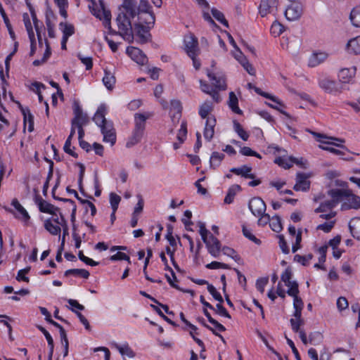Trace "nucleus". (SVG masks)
<instances>
[{
	"label": "nucleus",
	"instance_id": "obj_1",
	"mask_svg": "<svg viewBox=\"0 0 360 360\" xmlns=\"http://www.w3.org/2000/svg\"><path fill=\"white\" fill-rule=\"evenodd\" d=\"M132 20L154 25L155 15L147 0H140L139 6L136 0L122 1L116 18L118 31L114 30V34H118L124 40L131 41L133 40Z\"/></svg>",
	"mask_w": 360,
	"mask_h": 360
},
{
	"label": "nucleus",
	"instance_id": "obj_2",
	"mask_svg": "<svg viewBox=\"0 0 360 360\" xmlns=\"http://www.w3.org/2000/svg\"><path fill=\"white\" fill-rule=\"evenodd\" d=\"M90 4L88 7L96 18L103 21V25L108 30L105 32V39L108 44L110 49L112 51V39L109 37L112 35L111 27V11L107 9L103 0H99L98 4L95 0H87Z\"/></svg>",
	"mask_w": 360,
	"mask_h": 360
},
{
	"label": "nucleus",
	"instance_id": "obj_3",
	"mask_svg": "<svg viewBox=\"0 0 360 360\" xmlns=\"http://www.w3.org/2000/svg\"><path fill=\"white\" fill-rule=\"evenodd\" d=\"M199 233L205 243L208 252L214 257H218L221 251L220 241L214 237L205 227V223L198 222Z\"/></svg>",
	"mask_w": 360,
	"mask_h": 360
},
{
	"label": "nucleus",
	"instance_id": "obj_4",
	"mask_svg": "<svg viewBox=\"0 0 360 360\" xmlns=\"http://www.w3.org/2000/svg\"><path fill=\"white\" fill-rule=\"evenodd\" d=\"M132 23L134 25V34H133V38L135 37L136 41L143 44L150 41L151 37L150 30L153 27V25L141 22L139 20H132Z\"/></svg>",
	"mask_w": 360,
	"mask_h": 360
},
{
	"label": "nucleus",
	"instance_id": "obj_5",
	"mask_svg": "<svg viewBox=\"0 0 360 360\" xmlns=\"http://www.w3.org/2000/svg\"><path fill=\"white\" fill-rule=\"evenodd\" d=\"M342 189L335 188L328 191V195L331 197L330 200H325L319 207L315 210V212H325L327 211H331L340 202V195H342Z\"/></svg>",
	"mask_w": 360,
	"mask_h": 360
},
{
	"label": "nucleus",
	"instance_id": "obj_6",
	"mask_svg": "<svg viewBox=\"0 0 360 360\" xmlns=\"http://www.w3.org/2000/svg\"><path fill=\"white\" fill-rule=\"evenodd\" d=\"M106 112V107L104 105H101L96 112L95 113L93 120L95 122V123L101 128L102 134L104 136V140H108V141L111 142V144L112 145V134L109 131H105V122L106 120L105 117Z\"/></svg>",
	"mask_w": 360,
	"mask_h": 360
},
{
	"label": "nucleus",
	"instance_id": "obj_7",
	"mask_svg": "<svg viewBox=\"0 0 360 360\" xmlns=\"http://www.w3.org/2000/svg\"><path fill=\"white\" fill-rule=\"evenodd\" d=\"M343 193L340 197V202H343L342 205V210H348L351 208L356 209L360 207V198L352 194L348 190L342 189Z\"/></svg>",
	"mask_w": 360,
	"mask_h": 360
},
{
	"label": "nucleus",
	"instance_id": "obj_8",
	"mask_svg": "<svg viewBox=\"0 0 360 360\" xmlns=\"http://www.w3.org/2000/svg\"><path fill=\"white\" fill-rule=\"evenodd\" d=\"M319 86L328 94H338L342 91V85L329 77H323L319 80Z\"/></svg>",
	"mask_w": 360,
	"mask_h": 360
},
{
	"label": "nucleus",
	"instance_id": "obj_9",
	"mask_svg": "<svg viewBox=\"0 0 360 360\" xmlns=\"http://www.w3.org/2000/svg\"><path fill=\"white\" fill-rule=\"evenodd\" d=\"M278 6V0H261L259 12L262 17L269 14L276 15Z\"/></svg>",
	"mask_w": 360,
	"mask_h": 360
},
{
	"label": "nucleus",
	"instance_id": "obj_10",
	"mask_svg": "<svg viewBox=\"0 0 360 360\" xmlns=\"http://www.w3.org/2000/svg\"><path fill=\"white\" fill-rule=\"evenodd\" d=\"M248 207L255 217H259L264 214L266 209L264 201L259 197L252 198L249 202Z\"/></svg>",
	"mask_w": 360,
	"mask_h": 360
},
{
	"label": "nucleus",
	"instance_id": "obj_11",
	"mask_svg": "<svg viewBox=\"0 0 360 360\" xmlns=\"http://www.w3.org/2000/svg\"><path fill=\"white\" fill-rule=\"evenodd\" d=\"M126 52L131 60L140 65H143L148 63V57L139 48L129 46L127 47Z\"/></svg>",
	"mask_w": 360,
	"mask_h": 360
},
{
	"label": "nucleus",
	"instance_id": "obj_12",
	"mask_svg": "<svg viewBox=\"0 0 360 360\" xmlns=\"http://www.w3.org/2000/svg\"><path fill=\"white\" fill-rule=\"evenodd\" d=\"M303 13V6L300 3H293L285 11L287 20L294 21L298 20Z\"/></svg>",
	"mask_w": 360,
	"mask_h": 360
},
{
	"label": "nucleus",
	"instance_id": "obj_13",
	"mask_svg": "<svg viewBox=\"0 0 360 360\" xmlns=\"http://www.w3.org/2000/svg\"><path fill=\"white\" fill-rule=\"evenodd\" d=\"M153 113L150 112H146L143 113H136L134 115V130L144 133L146 128V122L148 119L152 117Z\"/></svg>",
	"mask_w": 360,
	"mask_h": 360
},
{
	"label": "nucleus",
	"instance_id": "obj_14",
	"mask_svg": "<svg viewBox=\"0 0 360 360\" xmlns=\"http://www.w3.org/2000/svg\"><path fill=\"white\" fill-rule=\"evenodd\" d=\"M198 40L192 34L187 35L184 38L185 50L189 57L198 55Z\"/></svg>",
	"mask_w": 360,
	"mask_h": 360
},
{
	"label": "nucleus",
	"instance_id": "obj_15",
	"mask_svg": "<svg viewBox=\"0 0 360 360\" xmlns=\"http://www.w3.org/2000/svg\"><path fill=\"white\" fill-rule=\"evenodd\" d=\"M11 205L14 207L18 214L14 212L12 210L9 209L8 211L13 213L15 217L25 223H27L30 220V215L27 210L22 206L20 202L16 199H13L11 202Z\"/></svg>",
	"mask_w": 360,
	"mask_h": 360
},
{
	"label": "nucleus",
	"instance_id": "obj_16",
	"mask_svg": "<svg viewBox=\"0 0 360 360\" xmlns=\"http://www.w3.org/2000/svg\"><path fill=\"white\" fill-rule=\"evenodd\" d=\"M308 176L304 173H297L296 176V184L293 189L296 191H307L310 188V181L307 180Z\"/></svg>",
	"mask_w": 360,
	"mask_h": 360
},
{
	"label": "nucleus",
	"instance_id": "obj_17",
	"mask_svg": "<svg viewBox=\"0 0 360 360\" xmlns=\"http://www.w3.org/2000/svg\"><path fill=\"white\" fill-rule=\"evenodd\" d=\"M182 107L181 102L177 100H173L170 103V116L174 123L179 122L181 117Z\"/></svg>",
	"mask_w": 360,
	"mask_h": 360
},
{
	"label": "nucleus",
	"instance_id": "obj_18",
	"mask_svg": "<svg viewBox=\"0 0 360 360\" xmlns=\"http://www.w3.org/2000/svg\"><path fill=\"white\" fill-rule=\"evenodd\" d=\"M216 122L214 117H207L203 133L204 137L207 141H210L214 136Z\"/></svg>",
	"mask_w": 360,
	"mask_h": 360
},
{
	"label": "nucleus",
	"instance_id": "obj_19",
	"mask_svg": "<svg viewBox=\"0 0 360 360\" xmlns=\"http://www.w3.org/2000/svg\"><path fill=\"white\" fill-rule=\"evenodd\" d=\"M299 292L298 283H294L292 288L287 290L288 295L293 297L294 309L303 308L304 307V303L301 297L298 296Z\"/></svg>",
	"mask_w": 360,
	"mask_h": 360
},
{
	"label": "nucleus",
	"instance_id": "obj_20",
	"mask_svg": "<svg viewBox=\"0 0 360 360\" xmlns=\"http://www.w3.org/2000/svg\"><path fill=\"white\" fill-rule=\"evenodd\" d=\"M356 73V68H342L340 70L338 74L339 80L341 83L347 84L349 83Z\"/></svg>",
	"mask_w": 360,
	"mask_h": 360
},
{
	"label": "nucleus",
	"instance_id": "obj_21",
	"mask_svg": "<svg viewBox=\"0 0 360 360\" xmlns=\"http://www.w3.org/2000/svg\"><path fill=\"white\" fill-rule=\"evenodd\" d=\"M230 172L236 175H240L245 179H254L255 178V175L251 172L252 167L248 165H243L240 167L231 168Z\"/></svg>",
	"mask_w": 360,
	"mask_h": 360
},
{
	"label": "nucleus",
	"instance_id": "obj_22",
	"mask_svg": "<svg viewBox=\"0 0 360 360\" xmlns=\"http://www.w3.org/2000/svg\"><path fill=\"white\" fill-rule=\"evenodd\" d=\"M37 202L38 204L39 209L41 212L55 214V212H58L59 210L58 207L41 198L37 199Z\"/></svg>",
	"mask_w": 360,
	"mask_h": 360
},
{
	"label": "nucleus",
	"instance_id": "obj_23",
	"mask_svg": "<svg viewBox=\"0 0 360 360\" xmlns=\"http://www.w3.org/2000/svg\"><path fill=\"white\" fill-rule=\"evenodd\" d=\"M207 77L212 81V84L219 90H224L226 87L225 78L223 76H216L215 74L207 72Z\"/></svg>",
	"mask_w": 360,
	"mask_h": 360
},
{
	"label": "nucleus",
	"instance_id": "obj_24",
	"mask_svg": "<svg viewBox=\"0 0 360 360\" xmlns=\"http://www.w3.org/2000/svg\"><path fill=\"white\" fill-rule=\"evenodd\" d=\"M274 162L284 169L290 168L294 163L296 165H300V161L297 158L292 157L289 158L278 157L275 159Z\"/></svg>",
	"mask_w": 360,
	"mask_h": 360
},
{
	"label": "nucleus",
	"instance_id": "obj_25",
	"mask_svg": "<svg viewBox=\"0 0 360 360\" xmlns=\"http://www.w3.org/2000/svg\"><path fill=\"white\" fill-rule=\"evenodd\" d=\"M20 108L23 115L24 124L26 125L28 123V131L31 132L34 130V117L28 108H23L21 105Z\"/></svg>",
	"mask_w": 360,
	"mask_h": 360
},
{
	"label": "nucleus",
	"instance_id": "obj_26",
	"mask_svg": "<svg viewBox=\"0 0 360 360\" xmlns=\"http://www.w3.org/2000/svg\"><path fill=\"white\" fill-rule=\"evenodd\" d=\"M308 131H309L315 137L316 141H319V142H321V143H326V144H333V145H335V146H336L338 147H340L342 148H345L342 145L335 144V143H332L330 141H323V140H322L323 139H325L336 140V141H340V142H344V140H342V139H336V138L331 137V136H326V135H324L323 134L311 131L310 130H308Z\"/></svg>",
	"mask_w": 360,
	"mask_h": 360
},
{
	"label": "nucleus",
	"instance_id": "obj_27",
	"mask_svg": "<svg viewBox=\"0 0 360 360\" xmlns=\"http://www.w3.org/2000/svg\"><path fill=\"white\" fill-rule=\"evenodd\" d=\"M349 228L353 237L360 240V217L352 218L349 223Z\"/></svg>",
	"mask_w": 360,
	"mask_h": 360
},
{
	"label": "nucleus",
	"instance_id": "obj_28",
	"mask_svg": "<svg viewBox=\"0 0 360 360\" xmlns=\"http://www.w3.org/2000/svg\"><path fill=\"white\" fill-rule=\"evenodd\" d=\"M328 58V54L325 52L314 53L309 58V65L315 67L323 63Z\"/></svg>",
	"mask_w": 360,
	"mask_h": 360
},
{
	"label": "nucleus",
	"instance_id": "obj_29",
	"mask_svg": "<svg viewBox=\"0 0 360 360\" xmlns=\"http://www.w3.org/2000/svg\"><path fill=\"white\" fill-rule=\"evenodd\" d=\"M114 347H115L120 354L124 358V356H127L129 358H133L135 356V353L130 348L127 343H124L123 345H117L114 342Z\"/></svg>",
	"mask_w": 360,
	"mask_h": 360
},
{
	"label": "nucleus",
	"instance_id": "obj_30",
	"mask_svg": "<svg viewBox=\"0 0 360 360\" xmlns=\"http://www.w3.org/2000/svg\"><path fill=\"white\" fill-rule=\"evenodd\" d=\"M241 191V187L238 184H233L229 187L227 194L224 198V203L231 204L233 202L237 193Z\"/></svg>",
	"mask_w": 360,
	"mask_h": 360
},
{
	"label": "nucleus",
	"instance_id": "obj_31",
	"mask_svg": "<svg viewBox=\"0 0 360 360\" xmlns=\"http://www.w3.org/2000/svg\"><path fill=\"white\" fill-rule=\"evenodd\" d=\"M238 103V100L234 92H230L229 96V106L233 112L241 115L242 110L239 108Z\"/></svg>",
	"mask_w": 360,
	"mask_h": 360
},
{
	"label": "nucleus",
	"instance_id": "obj_32",
	"mask_svg": "<svg viewBox=\"0 0 360 360\" xmlns=\"http://www.w3.org/2000/svg\"><path fill=\"white\" fill-rule=\"evenodd\" d=\"M44 228L51 235L56 236L60 233L61 228L52 222L51 219H47L44 221Z\"/></svg>",
	"mask_w": 360,
	"mask_h": 360
},
{
	"label": "nucleus",
	"instance_id": "obj_33",
	"mask_svg": "<svg viewBox=\"0 0 360 360\" xmlns=\"http://www.w3.org/2000/svg\"><path fill=\"white\" fill-rule=\"evenodd\" d=\"M347 47L349 51L354 54H360V36L349 40Z\"/></svg>",
	"mask_w": 360,
	"mask_h": 360
},
{
	"label": "nucleus",
	"instance_id": "obj_34",
	"mask_svg": "<svg viewBox=\"0 0 360 360\" xmlns=\"http://www.w3.org/2000/svg\"><path fill=\"white\" fill-rule=\"evenodd\" d=\"M224 157L225 155L224 153L213 152L210 160V167L213 169L218 167L220 165L221 161L224 160Z\"/></svg>",
	"mask_w": 360,
	"mask_h": 360
},
{
	"label": "nucleus",
	"instance_id": "obj_35",
	"mask_svg": "<svg viewBox=\"0 0 360 360\" xmlns=\"http://www.w3.org/2000/svg\"><path fill=\"white\" fill-rule=\"evenodd\" d=\"M143 134L135 130H133L131 136L129 138L126 146L130 148L139 143L143 137Z\"/></svg>",
	"mask_w": 360,
	"mask_h": 360
},
{
	"label": "nucleus",
	"instance_id": "obj_36",
	"mask_svg": "<svg viewBox=\"0 0 360 360\" xmlns=\"http://www.w3.org/2000/svg\"><path fill=\"white\" fill-rule=\"evenodd\" d=\"M292 271L290 268H287L281 275V281L285 285L290 289L294 285V283H297L296 281H292Z\"/></svg>",
	"mask_w": 360,
	"mask_h": 360
},
{
	"label": "nucleus",
	"instance_id": "obj_37",
	"mask_svg": "<svg viewBox=\"0 0 360 360\" xmlns=\"http://www.w3.org/2000/svg\"><path fill=\"white\" fill-rule=\"evenodd\" d=\"M70 275H73L75 276H81L84 278H88L89 276V272L83 269H72L65 271V276H68Z\"/></svg>",
	"mask_w": 360,
	"mask_h": 360
},
{
	"label": "nucleus",
	"instance_id": "obj_38",
	"mask_svg": "<svg viewBox=\"0 0 360 360\" xmlns=\"http://www.w3.org/2000/svg\"><path fill=\"white\" fill-rule=\"evenodd\" d=\"M349 18L354 26L360 27V6L352 9Z\"/></svg>",
	"mask_w": 360,
	"mask_h": 360
},
{
	"label": "nucleus",
	"instance_id": "obj_39",
	"mask_svg": "<svg viewBox=\"0 0 360 360\" xmlns=\"http://www.w3.org/2000/svg\"><path fill=\"white\" fill-rule=\"evenodd\" d=\"M0 13L4 19V23L6 24V26L8 29V31L9 32V34L11 36V37L13 39H15V33L12 29V27H11V25L10 23V21H9V19L3 8V6H1V4H0Z\"/></svg>",
	"mask_w": 360,
	"mask_h": 360
},
{
	"label": "nucleus",
	"instance_id": "obj_40",
	"mask_svg": "<svg viewBox=\"0 0 360 360\" xmlns=\"http://www.w3.org/2000/svg\"><path fill=\"white\" fill-rule=\"evenodd\" d=\"M212 104L210 101H206L201 105L199 110V115L203 119L206 118L209 113L212 110Z\"/></svg>",
	"mask_w": 360,
	"mask_h": 360
},
{
	"label": "nucleus",
	"instance_id": "obj_41",
	"mask_svg": "<svg viewBox=\"0 0 360 360\" xmlns=\"http://www.w3.org/2000/svg\"><path fill=\"white\" fill-rule=\"evenodd\" d=\"M60 28H63V37L69 38L75 33V27L72 25L67 22H60L59 24Z\"/></svg>",
	"mask_w": 360,
	"mask_h": 360
},
{
	"label": "nucleus",
	"instance_id": "obj_42",
	"mask_svg": "<svg viewBox=\"0 0 360 360\" xmlns=\"http://www.w3.org/2000/svg\"><path fill=\"white\" fill-rule=\"evenodd\" d=\"M248 87L249 89H253L255 90V91L257 94H258L259 95L262 96L264 98H269V99H270L272 101H275L277 103L281 104L279 103V101L276 99V96H272V95H271V94H269L268 93L262 91L259 88H257V87L255 86L252 84L248 83Z\"/></svg>",
	"mask_w": 360,
	"mask_h": 360
},
{
	"label": "nucleus",
	"instance_id": "obj_43",
	"mask_svg": "<svg viewBox=\"0 0 360 360\" xmlns=\"http://www.w3.org/2000/svg\"><path fill=\"white\" fill-rule=\"evenodd\" d=\"M269 226L271 229L276 233H279L283 229L281 220L278 216L272 217L271 221L270 220Z\"/></svg>",
	"mask_w": 360,
	"mask_h": 360
},
{
	"label": "nucleus",
	"instance_id": "obj_44",
	"mask_svg": "<svg viewBox=\"0 0 360 360\" xmlns=\"http://www.w3.org/2000/svg\"><path fill=\"white\" fill-rule=\"evenodd\" d=\"M212 14L213 17L218 20L219 22H221L222 25H224L225 27H229L228 21L226 20L224 15L217 8H212L211 10Z\"/></svg>",
	"mask_w": 360,
	"mask_h": 360
},
{
	"label": "nucleus",
	"instance_id": "obj_45",
	"mask_svg": "<svg viewBox=\"0 0 360 360\" xmlns=\"http://www.w3.org/2000/svg\"><path fill=\"white\" fill-rule=\"evenodd\" d=\"M88 122L89 118L86 114H84L82 115L74 117L71 124L76 125V127H84L87 124Z\"/></svg>",
	"mask_w": 360,
	"mask_h": 360
},
{
	"label": "nucleus",
	"instance_id": "obj_46",
	"mask_svg": "<svg viewBox=\"0 0 360 360\" xmlns=\"http://www.w3.org/2000/svg\"><path fill=\"white\" fill-rule=\"evenodd\" d=\"M187 135V123L186 121H183L181 124V128L179 129L177 134V139L180 143H183L186 138Z\"/></svg>",
	"mask_w": 360,
	"mask_h": 360
},
{
	"label": "nucleus",
	"instance_id": "obj_47",
	"mask_svg": "<svg viewBox=\"0 0 360 360\" xmlns=\"http://www.w3.org/2000/svg\"><path fill=\"white\" fill-rule=\"evenodd\" d=\"M208 292L212 295L214 299L217 300L219 302H223L224 300L221 294L217 290L215 287L211 284H208L207 286Z\"/></svg>",
	"mask_w": 360,
	"mask_h": 360
},
{
	"label": "nucleus",
	"instance_id": "obj_48",
	"mask_svg": "<svg viewBox=\"0 0 360 360\" xmlns=\"http://www.w3.org/2000/svg\"><path fill=\"white\" fill-rule=\"evenodd\" d=\"M221 251L225 255H227L232 259H233L235 261H238L240 259V257L236 253V252L231 248L224 246L222 248Z\"/></svg>",
	"mask_w": 360,
	"mask_h": 360
},
{
	"label": "nucleus",
	"instance_id": "obj_49",
	"mask_svg": "<svg viewBox=\"0 0 360 360\" xmlns=\"http://www.w3.org/2000/svg\"><path fill=\"white\" fill-rule=\"evenodd\" d=\"M312 259V255L309 254L307 255L302 256L300 255H296L294 257V260L301 263L303 266H307L309 264V261Z\"/></svg>",
	"mask_w": 360,
	"mask_h": 360
},
{
	"label": "nucleus",
	"instance_id": "obj_50",
	"mask_svg": "<svg viewBox=\"0 0 360 360\" xmlns=\"http://www.w3.org/2000/svg\"><path fill=\"white\" fill-rule=\"evenodd\" d=\"M284 31L283 26L278 22H274L271 27V32L274 36H279Z\"/></svg>",
	"mask_w": 360,
	"mask_h": 360
},
{
	"label": "nucleus",
	"instance_id": "obj_51",
	"mask_svg": "<svg viewBox=\"0 0 360 360\" xmlns=\"http://www.w3.org/2000/svg\"><path fill=\"white\" fill-rule=\"evenodd\" d=\"M243 233L246 238L254 242L255 244L259 245L261 243V240L257 238L245 226H243Z\"/></svg>",
	"mask_w": 360,
	"mask_h": 360
},
{
	"label": "nucleus",
	"instance_id": "obj_52",
	"mask_svg": "<svg viewBox=\"0 0 360 360\" xmlns=\"http://www.w3.org/2000/svg\"><path fill=\"white\" fill-rule=\"evenodd\" d=\"M30 270V267L19 270L16 276V280L18 281H25L28 283L30 280L29 278L25 276V274H27Z\"/></svg>",
	"mask_w": 360,
	"mask_h": 360
},
{
	"label": "nucleus",
	"instance_id": "obj_53",
	"mask_svg": "<svg viewBox=\"0 0 360 360\" xmlns=\"http://www.w3.org/2000/svg\"><path fill=\"white\" fill-rule=\"evenodd\" d=\"M240 153L245 156H255L258 158H262L261 155L259 153L252 150L248 146H244L241 148Z\"/></svg>",
	"mask_w": 360,
	"mask_h": 360
},
{
	"label": "nucleus",
	"instance_id": "obj_54",
	"mask_svg": "<svg viewBox=\"0 0 360 360\" xmlns=\"http://www.w3.org/2000/svg\"><path fill=\"white\" fill-rule=\"evenodd\" d=\"M290 322L292 330L295 333H297L298 331L301 330L300 326L304 325L303 319H291L290 320Z\"/></svg>",
	"mask_w": 360,
	"mask_h": 360
},
{
	"label": "nucleus",
	"instance_id": "obj_55",
	"mask_svg": "<svg viewBox=\"0 0 360 360\" xmlns=\"http://www.w3.org/2000/svg\"><path fill=\"white\" fill-rule=\"evenodd\" d=\"M214 311L220 316L226 317L228 319H231V315L229 314L227 310L222 306V302H219L216 305V309L214 308Z\"/></svg>",
	"mask_w": 360,
	"mask_h": 360
},
{
	"label": "nucleus",
	"instance_id": "obj_56",
	"mask_svg": "<svg viewBox=\"0 0 360 360\" xmlns=\"http://www.w3.org/2000/svg\"><path fill=\"white\" fill-rule=\"evenodd\" d=\"M205 266L207 269H219V268L229 269V266L228 264L221 263V262H215V261L212 262L210 264H207Z\"/></svg>",
	"mask_w": 360,
	"mask_h": 360
},
{
	"label": "nucleus",
	"instance_id": "obj_57",
	"mask_svg": "<svg viewBox=\"0 0 360 360\" xmlns=\"http://www.w3.org/2000/svg\"><path fill=\"white\" fill-rule=\"evenodd\" d=\"M335 225V221H330L328 222H325L323 224H319L317 226V229L323 231L326 233H328L331 231Z\"/></svg>",
	"mask_w": 360,
	"mask_h": 360
},
{
	"label": "nucleus",
	"instance_id": "obj_58",
	"mask_svg": "<svg viewBox=\"0 0 360 360\" xmlns=\"http://www.w3.org/2000/svg\"><path fill=\"white\" fill-rule=\"evenodd\" d=\"M125 260L128 264H131L130 257L124 252L117 250V253L114 254V261Z\"/></svg>",
	"mask_w": 360,
	"mask_h": 360
},
{
	"label": "nucleus",
	"instance_id": "obj_59",
	"mask_svg": "<svg viewBox=\"0 0 360 360\" xmlns=\"http://www.w3.org/2000/svg\"><path fill=\"white\" fill-rule=\"evenodd\" d=\"M137 197L139 198V201L134 208L133 214L139 215L141 213V212L143 211L144 202H143V200L141 195H138Z\"/></svg>",
	"mask_w": 360,
	"mask_h": 360
},
{
	"label": "nucleus",
	"instance_id": "obj_60",
	"mask_svg": "<svg viewBox=\"0 0 360 360\" xmlns=\"http://www.w3.org/2000/svg\"><path fill=\"white\" fill-rule=\"evenodd\" d=\"M79 258L80 260H82L85 264L90 265L91 266H96L98 264V262L94 261L92 259L89 258L84 255L82 251H79L78 254Z\"/></svg>",
	"mask_w": 360,
	"mask_h": 360
},
{
	"label": "nucleus",
	"instance_id": "obj_61",
	"mask_svg": "<svg viewBox=\"0 0 360 360\" xmlns=\"http://www.w3.org/2000/svg\"><path fill=\"white\" fill-rule=\"evenodd\" d=\"M78 58L82 63L86 66V70H91L93 66L92 59L91 57H84L81 54H78Z\"/></svg>",
	"mask_w": 360,
	"mask_h": 360
},
{
	"label": "nucleus",
	"instance_id": "obj_62",
	"mask_svg": "<svg viewBox=\"0 0 360 360\" xmlns=\"http://www.w3.org/2000/svg\"><path fill=\"white\" fill-rule=\"evenodd\" d=\"M268 278H262L257 281L256 288L262 293L264 291V287L268 283Z\"/></svg>",
	"mask_w": 360,
	"mask_h": 360
},
{
	"label": "nucleus",
	"instance_id": "obj_63",
	"mask_svg": "<svg viewBox=\"0 0 360 360\" xmlns=\"http://www.w3.org/2000/svg\"><path fill=\"white\" fill-rule=\"evenodd\" d=\"M321 339H322V335L319 332L312 333L309 334V342L311 344L316 345Z\"/></svg>",
	"mask_w": 360,
	"mask_h": 360
},
{
	"label": "nucleus",
	"instance_id": "obj_64",
	"mask_svg": "<svg viewBox=\"0 0 360 360\" xmlns=\"http://www.w3.org/2000/svg\"><path fill=\"white\" fill-rule=\"evenodd\" d=\"M270 216L265 212L259 216L257 224L259 226H264L270 223Z\"/></svg>",
	"mask_w": 360,
	"mask_h": 360
}]
</instances>
